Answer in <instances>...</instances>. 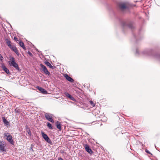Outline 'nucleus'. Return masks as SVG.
Listing matches in <instances>:
<instances>
[{"instance_id":"cd10ccee","label":"nucleus","mask_w":160,"mask_h":160,"mask_svg":"<svg viewBox=\"0 0 160 160\" xmlns=\"http://www.w3.org/2000/svg\"><path fill=\"white\" fill-rule=\"evenodd\" d=\"M146 152H147L148 153H149V154L150 153L149 152V151L148 150H146Z\"/></svg>"},{"instance_id":"f8f14e48","label":"nucleus","mask_w":160,"mask_h":160,"mask_svg":"<svg viewBox=\"0 0 160 160\" xmlns=\"http://www.w3.org/2000/svg\"><path fill=\"white\" fill-rule=\"evenodd\" d=\"M56 125L59 131L61 130V125L60 122L57 121L56 123Z\"/></svg>"},{"instance_id":"f3484780","label":"nucleus","mask_w":160,"mask_h":160,"mask_svg":"<svg viewBox=\"0 0 160 160\" xmlns=\"http://www.w3.org/2000/svg\"><path fill=\"white\" fill-rule=\"evenodd\" d=\"M10 48L14 52V51L16 50V49H17V48L14 45L12 46Z\"/></svg>"},{"instance_id":"0eeeda50","label":"nucleus","mask_w":160,"mask_h":160,"mask_svg":"<svg viewBox=\"0 0 160 160\" xmlns=\"http://www.w3.org/2000/svg\"><path fill=\"white\" fill-rule=\"evenodd\" d=\"M2 119L3 120V123L4 124V125L7 127L9 128L10 127V123L9 122L6 120L4 117H3L2 118Z\"/></svg>"},{"instance_id":"20e7f679","label":"nucleus","mask_w":160,"mask_h":160,"mask_svg":"<svg viewBox=\"0 0 160 160\" xmlns=\"http://www.w3.org/2000/svg\"><path fill=\"white\" fill-rule=\"evenodd\" d=\"M41 134L42 137L46 141V142H47L49 143H51L52 142L51 141V140H50V139L48 137V136L45 133L43 132H42Z\"/></svg>"},{"instance_id":"4be33fe9","label":"nucleus","mask_w":160,"mask_h":160,"mask_svg":"<svg viewBox=\"0 0 160 160\" xmlns=\"http://www.w3.org/2000/svg\"><path fill=\"white\" fill-rule=\"evenodd\" d=\"M14 52L16 53V54L18 56L19 55V53L18 52V51L17 49H16V50L14 51Z\"/></svg>"},{"instance_id":"423d86ee","label":"nucleus","mask_w":160,"mask_h":160,"mask_svg":"<svg viewBox=\"0 0 160 160\" xmlns=\"http://www.w3.org/2000/svg\"><path fill=\"white\" fill-rule=\"evenodd\" d=\"M40 66L44 73L47 75H49L50 73L46 67L42 64H41Z\"/></svg>"},{"instance_id":"6ab92c4d","label":"nucleus","mask_w":160,"mask_h":160,"mask_svg":"<svg viewBox=\"0 0 160 160\" xmlns=\"http://www.w3.org/2000/svg\"><path fill=\"white\" fill-rule=\"evenodd\" d=\"M64 94L68 98L70 97V96H71L67 92H65Z\"/></svg>"},{"instance_id":"4468645a","label":"nucleus","mask_w":160,"mask_h":160,"mask_svg":"<svg viewBox=\"0 0 160 160\" xmlns=\"http://www.w3.org/2000/svg\"><path fill=\"white\" fill-rule=\"evenodd\" d=\"M19 44L20 46L22 47L24 50H26V48L24 46V44L23 42L20 41L19 42Z\"/></svg>"},{"instance_id":"dca6fc26","label":"nucleus","mask_w":160,"mask_h":160,"mask_svg":"<svg viewBox=\"0 0 160 160\" xmlns=\"http://www.w3.org/2000/svg\"><path fill=\"white\" fill-rule=\"evenodd\" d=\"M120 8L122 9H124L126 8V6L124 4H122L120 5Z\"/></svg>"},{"instance_id":"1a4fd4ad","label":"nucleus","mask_w":160,"mask_h":160,"mask_svg":"<svg viewBox=\"0 0 160 160\" xmlns=\"http://www.w3.org/2000/svg\"><path fill=\"white\" fill-rule=\"evenodd\" d=\"M1 67L3 70L5 72L9 74L10 73L9 70L8 69L3 63H2Z\"/></svg>"},{"instance_id":"39448f33","label":"nucleus","mask_w":160,"mask_h":160,"mask_svg":"<svg viewBox=\"0 0 160 160\" xmlns=\"http://www.w3.org/2000/svg\"><path fill=\"white\" fill-rule=\"evenodd\" d=\"M6 145L4 144V142L3 141H0V150L2 152H5L6 149H5Z\"/></svg>"},{"instance_id":"6e6552de","label":"nucleus","mask_w":160,"mask_h":160,"mask_svg":"<svg viewBox=\"0 0 160 160\" xmlns=\"http://www.w3.org/2000/svg\"><path fill=\"white\" fill-rule=\"evenodd\" d=\"M85 148L86 150L88 153H89L90 154H92L93 153V152L92 150L89 147V146L85 144Z\"/></svg>"},{"instance_id":"f257e3e1","label":"nucleus","mask_w":160,"mask_h":160,"mask_svg":"<svg viewBox=\"0 0 160 160\" xmlns=\"http://www.w3.org/2000/svg\"><path fill=\"white\" fill-rule=\"evenodd\" d=\"M10 66H12L16 69L19 71L20 70L19 68L17 63L15 61L14 58L12 57L10 59V61L8 62Z\"/></svg>"},{"instance_id":"c756f323","label":"nucleus","mask_w":160,"mask_h":160,"mask_svg":"<svg viewBox=\"0 0 160 160\" xmlns=\"http://www.w3.org/2000/svg\"><path fill=\"white\" fill-rule=\"evenodd\" d=\"M136 53H138V50H136Z\"/></svg>"},{"instance_id":"ddd939ff","label":"nucleus","mask_w":160,"mask_h":160,"mask_svg":"<svg viewBox=\"0 0 160 160\" xmlns=\"http://www.w3.org/2000/svg\"><path fill=\"white\" fill-rule=\"evenodd\" d=\"M45 64L47 66H48L50 68L52 69H54L55 68V67L52 66L51 64L48 62L46 61L45 62Z\"/></svg>"},{"instance_id":"2eb2a0df","label":"nucleus","mask_w":160,"mask_h":160,"mask_svg":"<svg viewBox=\"0 0 160 160\" xmlns=\"http://www.w3.org/2000/svg\"><path fill=\"white\" fill-rule=\"evenodd\" d=\"M5 41H6V43H7L8 46L9 48L11 47L12 46V45H11V42L9 40H8V39H7L5 40Z\"/></svg>"},{"instance_id":"bb28decb","label":"nucleus","mask_w":160,"mask_h":160,"mask_svg":"<svg viewBox=\"0 0 160 160\" xmlns=\"http://www.w3.org/2000/svg\"><path fill=\"white\" fill-rule=\"evenodd\" d=\"M3 58L2 56L0 54V59L1 61H2V60Z\"/></svg>"},{"instance_id":"9d476101","label":"nucleus","mask_w":160,"mask_h":160,"mask_svg":"<svg viewBox=\"0 0 160 160\" xmlns=\"http://www.w3.org/2000/svg\"><path fill=\"white\" fill-rule=\"evenodd\" d=\"M37 88L42 93L44 94H46L47 93V92L45 89L39 86H37Z\"/></svg>"},{"instance_id":"393cba45","label":"nucleus","mask_w":160,"mask_h":160,"mask_svg":"<svg viewBox=\"0 0 160 160\" xmlns=\"http://www.w3.org/2000/svg\"><path fill=\"white\" fill-rule=\"evenodd\" d=\"M28 53L29 55L30 56L32 57V53L29 51L28 52Z\"/></svg>"},{"instance_id":"aec40b11","label":"nucleus","mask_w":160,"mask_h":160,"mask_svg":"<svg viewBox=\"0 0 160 160\" xmlns=\"http://www.w3.org/2000/svg\"><path fill=\"white\" fill-rule=\"evenodd\" d=\"M89 102L90 103V104L92 106V107H94L95 106V104L92 101H91L90 100L89 101Z\"/></svg>"},{"instance_id":"7ed1b4c3","label":"nucleus","mask_w":160,"mask_h":160,"mask_svg":"<svg viewBox=\"0 0 160 160\" xmlns=\"http://www.w3.org/2000/svg\"><path fill=\"white\" fill-rule=\"evenodd\" d=\"M44 115L47 120L51 122H54V120L52 118V115L48 113H45Z\"/></svg>"},{"instance_id":"a878e982","label":"nucleus","mask_w":160,"mask_h":160,"mask_svg":"<svg viewBox=\"0 0 160 160\" xmlns=\"http://www.w3.org/2000/svg\"><path fill=\"white\" fill-rule=\"evenodd\" d=\"M14 39L16 41H18V38L16 37H14Z\"/></svg>"},{"instance_id":"a211bd4d","label":"nucleus","mask_w":160,"mask_h":160,"mask_svg":"<svg viewBox=\"0 0 160 160\" xmlns=\"http://www.w3.org/2000/svg\"><path fill=\"white\" fill-rule=\"evenodd\" d=\"M47 126L50 129H52V124L49 122H48Z\"/></svg>"},{"instance_id":"5701e85b","label":"nucleus","mask_w":160,"mask_h":160,"mask_svg":"<svg viewBox=\"0 0 160 160\" xmlns=\"http://www.w3.org/2000/svg\"><path fill=\"white\" fill-rule=\"evenodd\" d=\"M27 132L29 136L31 135V132L30 130L29 129V130L27 131Z\"/></svg>"},{"instance_id":"f03ea898","label":"nucleus","mask_w":160,"mask_h":160,"mask_svg":"<svg viewBox=\"0 0 160 160\" xmlns=\"http://www.w3.org/2000/svg\"><path fill=\"white\" fill-rule=\"evenodd\" d=\"M4 135L5 137H6L7 140L12 145L14 144V142L13 140L12 139V137L10 135L9 133L5 132Z\"/></svg>"},{"instance_id":"c85d7f7f","label":"nucleus","mask_w":160,"mask_h":160,"mask_svg":"<svg viewBox=\"0 0 160 160\" xmlns=\"http://www.w3.org/2000/svg\"><path fill=\"white\" fill-rule=\"evenodd\" d=\"M58 160H63L62 158H58Z\"/></svg>"},{"instance_id":"9b49d317","label":"nucleus","mask_w":160,"mask_h":160,"mask_svg":"<svg viewBox=\"0 0 160 160\" xmlns=\"http://www.w3.org/2000/svg\"><path fill=\"white\" fill-rule=\"evenodd\" d=\"M64 77L66 78L69 81L71 82H73L74 81L73 79L70 77L68 76L67 74H65Z\"/></svg>"},{"instance_id":"7c9ffc66","label":"nucleus","mask_w":160,"mask_h":160,"mask_svg":"<svg viewBox=\"0 0 160 160\" xmlns=\"http://www.w3.org/2000/svg\"><path fill=\"white\" fill-rule=\"evenodd\" d=\"M31 150H32L33 149H32V147L31 148V149H30Z\"/></svg>"},{"instance_id":"b1692460","label":"nucleus","mask_w":160,"mask_h":160,"mask_svg":"<svg viewBox=\"0 0 160 160\" xmlns=\"http://www.w3.org/2000/svg\"><path fill=\"white\" fill-rule=\"evenodd\" d=\"M156 57L158 59L159 61H160V55H157L156 56Z\"/></svg>"},{"instance_id":"412c9836","label":"nucleus","mask_w":160,"mask_h":160,"mask_svg":"<svg viewBox=\"0 0 160 160\" xmlns=\"http://www.w3.org/2000/svg\"><path fill=\"white\" fill-rule=\"evenodd\" d=\"M69 98H70L71 100L73 101H75V98L73 97H72V96H70V97H69Z\"/></svg>"}]
</instances>
